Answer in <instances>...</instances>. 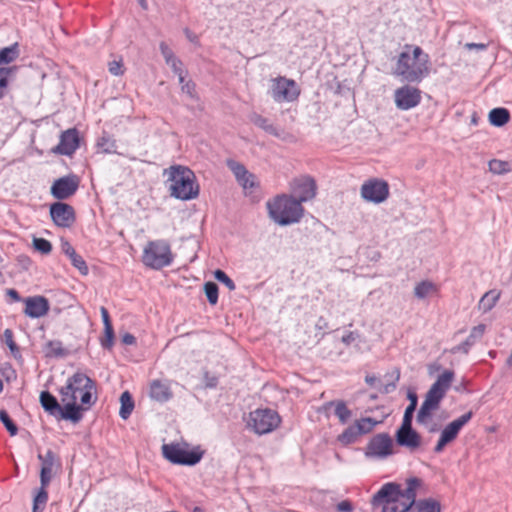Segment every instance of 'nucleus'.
Wrapping results in <instances>:
<instances>
[{"instance_id":"obj_1","label":"nucleus","mask_w":512,"mask_h":512,"mask_svg":"<svg viewBox=\"0 0 512 512\" xmlns=\"http://www.w3.org/2000/svg\"><path fill=\"white\" fill-rule=\"evenodd\" d=\"M429 73V55L420 46L406 44L397 58L393 74L407 83H420Z\"/></svg>"},{"instance_id":"obj_2","label":"nucleus","mask_w":512,"mask_h":512,"mask_svg":"<svg viewBox=\"0 0 512 512\" xmlns=\"http://www.w3.org/2000/svg\"><path fill=\"white\" fill-rule=\"evenodd\" d=\"M266 207L271 220L280 226L298 223L304 214V208L299 201L286 194L268 200Z\"/></svg>"},{"instance_id":"obj_3","label":"nucleus","mask_w":512,"mask_h":512,"mask_svg":"<svg viewBox=\"0 0 512 512\" xmlns=\"http://www.w3.org/2000/svg\"><path fill=\"white\" fill-rule=\"evenodd\" d=\"M453 379L454 372L452 370H445L438 376L426 393L425 399L417 413L416 419L418 423L423 425L428 423L432 413L439 408L440 402L450 388Z\"/></svg>"},{"instance_id":"obj_4","label":"nucleus","mask_w":512,"mask_h":512,"mask_svg":"<svg viewBox=\"0 0 512 512\" xmlns=\"http://www.w3.org/2000/svg\"><path fill=\"white\" fill-rule=\"evenodd\" d=\"M96 390L95 382L82 372H76L67 379L66 385L59 389L61 401H67L74 406L77 404L78 394L82 405L91 406L96 398L92 400V393Z\"/></svg>"},{"instance_id":"obj_5","label":"nucleus","mask_w":512,"mask_h":512,"mask_svg":"<svg viewBox=\"0 0 512 512\" xmlns=\"http://www.w3.org/2000/svg\"><path fill=\"white\" fill-rule=\"evenodd\" d=\"M171 182V195L181 200H190L198 195V186L195 185V175L185 166H172L169 171Z\"/></svg>"},{"instance_id":"obj_6","label":"nucleus","mask_w":512,"mask_h":512,"mask_svg":"<svg viewBox=\"0 0 512 512\" xmlns=\"http://www.w3.org/2000/svg\"><path fill=\"white\" fill-rule=\"evenodd\" d=\"M174 260L171 245L167 240L149 241L143 249L142 262L146 267L160 270L170 266Z\"/></svg>"},{"instance_id":"obj_7","label":"nucleus","mask_w":512,"mask_h":512,"mask_svg":"<svg viewBox=\"0 0 512 512\" xmlns=\"http://www.w3.org/2000/svg\"><path fill=\"white\" fill-rule=\"evenodd\" d=\"M39 400L43 409L58 419L78 423L83 418L82 412L85 408L82 406H74L72 403H68L67 401H61L63 404V406H61L57 398L49 391H42L40 393Z\"/></svg>"},{"instance_id":"obj_8","label":"nucleus","mask_w":512,"mask_h":512,"mask_svg":"<svg viewBox=\"0 0 512 512\" xmlns=\"http://www.w3.org/2000/svg\"><path fill=\"white\" fill-rule=\"evenodd\" d=\"M421 481L418 478H410L407 481L405 490H401L400 486L396 483H386L377 492V498H385L387 496L395 495L401 503H403L404 510H410L415 506L416 489L420 486Z\"/></svg>"},{"instance_id":"obj_9","label":"nucleus","mask_w":512,"mask_h":512,"mask_svg":"<svg viewBox=\"0 0 512 512\" xmlns=\"http://www.w3.org/2000/svg\"><path fill=\"white\" fill-rule=\"evenodd\" d=\"M281 422L278 413L272 409H256L249 413L247 427L258 435L272 432Z\"/></svg>"},{"instance_id":"obj_10","label":"nucleus","mask_w":512,"mask_h":512,"mask_svg":"<svg viewBox=\"0 0 512 512\" xmlns=\"http://www.w3.org/2000/svg\"><path fill=\"white\" fill-rule=\"evenodd\" d=\"M162 452L164 457L170 462L189 466L197 464L203 456V452L199 449L189 450L180 444L173 443L164 444L162 446Z\"/></svg>"},{"instance_id":"obj_11","label":"nucleus","mask_w":512,"mask_h":512,"mask_svg":"<svg viewBox=\"0 0 512 512\" xmlns=\"http://www.w3.org/2000/svg\"><path fill=\"white\" fill-rule=\"evenodd\" d=\"M369 459L383 460L394 454L393 439L388 433H378L367 443L364 451Z\"/></svg>"},{"instance_id":"obj_12","label":"nucleus","mask_w":512,"mask_h":512,"mask_svg":"<svg viewBox=\"0 0 512 512\" xmlns=\"http://www.w3.org/2000/svg\"><path fill=\"white\" fill-rule=\"evenodd\" d=\"M360 193L367 202L379 204L388 198L389 185L382 179L371 178L362 184Z\"/></svg>"},{"instance_id":"obj_13","label":"nucleus","mask_w":512,"mask_h":512,"mask_svg":"<svg viewBox=\"0 0 512 512\" xmlns=\"http://www.w3.org/2000/svg\"><path fill=\"white\" fill-rule=\"evenodd\" d=\"M270 93L276 102H291L298 98L300 92L294 80L278 77L272 80Z\"/></svg>"},{"instance_id":"obj_14","label":"nucleus","mask_w":512,"mask_h":512,"mask_svg":"<svg viewBox=\"0 0 512 512\" xmlns=\"http://www.w3.org/2000/svg\"><path fill=\"white\" fill-rule=\"evenodd\" d=\"M422 92L419 88L404 85L394 91V102L399 110H410L418 106L422 99Z\"/></svg>"},{"instance_id":"obj_15","label":"nucleus","mask_w":512,"mask_h":512,"mask_svg":"<svg viewBox=\"0 0 512 512\" xmlns=\"http://www.w3.org/2000/svg\"><path fill=\"white\" fill-rule=\"evenodd\" d=\"M80 179L75 174L56 179L50 189L51 195L58 200H65L76 193Z\"/></svg>"},{"instance_id":"obj_16","label":"nucleus","mask_w":512,"mask_h":512,"mask_svg":"<svg viewBox=\"0 0 512 512\" xmlns=\"http://www.w3.org/2000/svg\"><path fill=\"white\" fill-rule=\"evenodd\" d=\"M316 183L314 179L308 176L296 178L291 183L292 194L289 195L299 201L300 205L316 196Z\"/></svg>"},{"instance_id":"obj_17","label":"nucleus","mask_w":512,"mask_h":512,"mask_svg":"<svg viewBox=\"0 0 512 512\" xmlns=\"http://www.w3.org/2000/svg\"><path fill=\"white\" fill-rule=\"evenodd\" d=\"M50 216L54 224L61 228H69L75 222L73 207L61 201L50 205Z\"/></svg>"},{"instance_id":"obj_18","label":"nucleus","mask_w":512,"mask_h":512,"mask_svg":"<svg viewBox=\"0 0 512 512\" xmlns=\"http://www.w3.org/2000/svg\"><path fill=\"white\" fill-rule=\"evenodd\" d=\"M395 439L399 446L405 447L410 451L417 450L422 443L420 434L413 429L412 424L402 422L395 433Z\"/></svg>"},{"instance_id":"obj_19","label":"nucleus","mask_w":512,"mask_h":512,"mask_svg":"<svg viewBox=\"0 0 512 512\" xmlns=\"http://www.w3.org/2000/svg\"><path fill=\"white\" fill-rule=\"evenodd\" d=\"M80 144L79 132L76 128H70L64 131L60 136L59 144L53 148V151L64 155L72 156Z\"/></svg>"},{"instance_id":"obj_20","label":"nucleus","mask_w":512,"mask_h":512,"mask_svg":"<svg viewBox=\"0 0 512 512\" xmlns=\"http://www.w3.org/2000/svg\"><path fill=\"white\" fill-rule=\"evenodd\" d=\"M24 302V314L30 318H40L49 311V302L43 296L28 297Z\"/></svg>"},{"instance_id":"obj_21","label":"nucleus","mask_w":512,"mask_h":512,"mask_svg":"<svg viewBox=\"0 0 512 512\" xmlns=\"http://www.w3.org/2000/svg\"><path fill=\"white\" fill-rule=\"evenodd\" d=\"M472 416L473 412L469 411L461 415L459 418L453 420L443 429L440 437L447 441L448 443H451L453 440L456 439L462 427L471 420Z\"/></svg>"},{"instance_id":"obj_22","label":"nucleus","mask_w":512,"mask_h":512,"mask_svg":"<svg viewBox=\"0 0 512 512\" xmlns=\"http://www.w3.org/2000/svg\"><path fill=\"white\" fill-rule=\"evenodd\" d=\"M38 459L41 461L40 484L42 486H48L52 478L53 467L56 461L55 454L53 451L48 450L44 455L39 454Z\"/></svg>"},{"instance_id":"obj_23","label":"nucleus","mask_w":512,"mask_h":512,"mask_svg":"<svg viewBox=\"0 0 512 512\" xmlns=\"http://www.w3.org/2000/svg\"><path fill=\"white\" fill-rule=\"evenodd\" d=\"M238 183L244 188H253L256 185V177L250 173L240 162H228Z\"/></svg>"},{"instance_id":"obj_24","label":"nucleus","mask_w":512,"mask_h":512,"mask_svg":"<svg viewBox=\"0 0 512 512\" xmlns=\"http://www.w3.org/2000/svg\"><path fill=\"white\" fill-rule=\"evenodd\" d=\"M373 505L381 506L382 512H409L404 510L403 503L395 496H387L385 498H377V493L373 496Z\"/></svg>"},{"instance_id":"obj_25","label":"nucleus","mask_w":512,"mask_h":512,"mask_svg":"<svg viewBox=\"0 0 512 512\" xmlns=\"http://www.w3.org/2000/svg\"><path fill=\"white\" fill-rule=\"evenodd\" d=\"M150 397L158 402H166L172 397L169 385L161 380H153L150 384Z\"/></svg>"},{"instance_id":"obj_26","label":"nucleus","mask_w":512,"mask_h":512,"mask_svg":"<svg viewBox=\"0 0 512 512\" xmlns=\"http://www.w3.org/2000/svg\"><path fill=\"white\" fill-rule=\"evenodd\" d=\"M250 120L255 126L264 130L268 134L274 135L276 137H279L281 134L269 119L259 114H252Z\"/></svg>"},{"instance_id":"obj_27","label":"nucleus","mask_w":512,"mask_h":512,"mask_svg":"<svg viewBox=\"0 0 512 512\" xmlns=\"http://www.w3.org/2000/svg\"><path fill=\"white\" fill-rule=\"evenodd\" d=\"M409 512H441L440 503L432 498L422 499L415 503Z\"/></svg>"},{"instance_id":"obj_28","label":"nucleus","mask_w":512,"mask_h":512,"mask_svg":"<svg viewBox=\"0 0 512 512\" xmlns=\"http://www.w3.org/2000/svg\"><path fill=\"white\" fill-rule=\"evenodd\" d=\"M509 119V111L505 108H494L489 112V121L496 127L505 125Z\"/></svg>"},{"instance_id":"obj_29","label":"nucleus","mask_w":512,"mask_h":512,"mask_svg":"<svg viewBox=\"0 0 512 512\" xmlns=\"http://www.w3.org/2000/svg\"><path fill=\"white\" fill-rule=\"evenodd\" d=\"M120 411L119 415L122 419L126 420L131 415L134 409V401L132 399L131 394L128 391H125L120 396Z\"/></svg>"},{"instance_id":"obj_30","label":"nucleus","mask_w":512,"mask_h":512,"mask_svg":"<svg viewBox=\"0 0 512 512\" xmlns=\"http://www.w3.org/2000/svg\"><path fill=\"white\" fill-rule=\"evenodd\" d=\"M484 331H485V326L484 325H478V326H475L469 336L467 337V339L457 348L458 350H463L464 352H467L468 351V348L473 345L476 340L480 339L483 334H484Z\"/></svg>"},{"instance_id":"obj_31","label":"nucleus","mask_w":512,"mask_h":512,"mask_svg":"<svg viewBox=\"0 0 512 512\" xmlns=\"http://www.w3.org/2000/svg\"><path fill=\"white\" fill-rule=\"evenodd\" d=\"M354 423L360 435H364L370 433L378 424L382 423V420L378 421L371 417H363L356 420Z\"/></svg>"},{"instance_id":"obj_32","label":"nucleus","mask_w":512,"mask_h":512,"mask_svg":"<svg viewBox=\"0 0 512 512\" xmlns=\"http://www.w3.org/2000/svg\"><path fill=\"white\" fill-rule=\"evenodd\" d=\"M335 405V415L338 417L339 421L342 424L347 423V421L351 418L352 412L350 409L347 408L344 401H331L327 403V406H333Z\"/></svg>"},{"instance_id":"obj_33","label":"nucleus","mask_w":512,"mask_h":512,"mask_svg":"<svg viewBox=\"0 0 512 512\" xmlns=\"http://www.w3.org/2000/svg\"><path fill=\"white\" fill-rule=\"evenodd\" d=\"M360 436L361 435H360L355 423H353L352 425L348 426L338 436V441L344 445H348V444L354 443Z\"/></svg>"},{"instance_id":"obj_34","label":"nucleus","mask_w":512,"mask_h":512,"mask_svg":"<svg viewBox=\"0 0 512 512\" xmlns=\"http://www.w3.org/2000/svg\"><path fill=\"white\" fill-rule=\"evenodd\" d=\"M47 486H42L37 491L34 499H33V509L32 512H42L45 508V505L48 501V493L46 491Z\"/></svg>"},{"instance_id":"obj_35","label":"nucleus","mask_w":512,"mask_h":512,"mask_svg":"<svg viewBox=\"0 0 512 512\" xmlns=\"http://www.w3.org/2000/svg\"><path fill=\"white\" fill-rule=\"evenodd\" d=\"M45 354L47 357H63L66 355V351L61 341L51 340L45 345Z\"/></svg>"},{"instance_id":"obj_36","label":"nucleus","mask_w":512,"mask_h":512,"mask_svg":"<svg viewBox=\"0 0 512 512\" xmlns=\"http://www.w3.org/2000/svg\"><path fill=\"white\" fill-rule=\"evenodd\" d=\"M19 56L18 44L14 43L9 47L0 50V65L8 64Z\"/></svg>"},{"instance_id":"obj_37","label":"nucleus","mask_w":512,"mask_h":512,"mask_svg":"<svg viewBox=\"0 0 512 512\" xmlns=\"http://www.w3.org/2000/svg\"><path fill=\"white\" fill-rule=\"evenodd\" d=\"M499 294L495 291L486 292L479 301V309L483 312L490 311L496 304Z\"/></svg>"},{"instance_id":"obj_38","label":"nucleus","mask_w":512,"mask_h":512,"mask_svg":"<svg viewBox=\"0 0 512 512\" xmlns=\"http://www.w3.org/2000/svg\"><path fill=\"white\" fill-rule=\"evenodd\" d=\"M436 290L435 285L430 281H422L418 283L414 288V295L418 299H424L429 294Z\"/></svg>"},{"instance_id":"obj_39","label":"nucleus","mask_w":512,"mask_h":512,"mask_svg":"<svg viewBox=\"0 0 512 512\" xmlns=\"http://www.w3.org/2000/svg\"><path fill=\"white\" fill-rule=\"evenodd\" d=\"M408 399H409L410 403L405 409L402 422L412 424L413 414H414L417 404H418V397L415 393L410 392L408 394Z\"/></svg>"},{"instance_id":"obj_40","label":"nucleus","mask_w":512,"mask_h":512,"mask_svg":"<svg viewBox=\"0 0 512 512\" xmlns=\"http://www.w3.org/2000/svg\"><path fill=\"white\" fill-rule=\"evenodd\" d=\"M489 171L496 175H502L512 171V162H488Z\"/></svg>"},{"instance_id":"obj_41","label":"nucleus","mask_w":512,"mask_h":512,"mask_svg":"<svg viewBox=\"0 0 512 512\" xmlns=\"http://www.w3.org/2000/svg\"><path fill=\"white\" fill-rule=\"evenodd\" d=\"M98 150L104 153H113L116 151V145L108 135H103L97 142Z\"/></svg>"},{"instance_id":"obj_42","label":"nucleus","mask_w":512,"mask_h":512,"mask_svg":"<svg viewBox=\"0 0 512 512\" xmlns=\"http://www.w3.org/2000/svg\"><path fill=\"white\" fill-rule=\"evenodd\" d=\"M204 291L210 304L215 305L218 301V286L214 282H206Z\"/></svg>"},{"instance_id":"obj_43","label":"nucleus","mask_w":512,"mask_h":512,"mask_svg":"<svg viewBox=\"0 0 512 512\" xmlns=\"http://www.w3.org/2000/svg\"><path fill=\"white\" fill-rule=\"evenodd\" d=\"M0 421L3 423L11 436H15L17 434L18 427L5 410H0Z\"/></svg>"},{"instance_id":"obj_44","label":"nucleus","mask_w":512,"mask_h":512,"mask_svg":"<svg viewBox=\"0 0 512 512\" xmlns=\"http://www.w3.org/2000/svg\"><path fill=\"white\" fill-rule=\"evenodd\" d=\"M33 247L42 254H49L52 251V244L45 238H33Z\"/></svg>"},{"instance_id":"obj_45","label":"nucleus","mask_w":512,"mask_h":512,"mask_svg":"<svg viewBox=\"0 0 512 512\" xmlns=\"http://www.w3.org/2000/svg\"><path fill=\"white\" fill-rule=\"evenodd\" d=\"M214 277L216 280L224 284L230 291H233L236 288L234 281L223 270L217 269L214 272Z\"/></svg>"},{"instance_id":"obj_46","label":"nucleus","mask_w":512,"mask_h":512,"mask_svg":"<svg viewBox=\"0 0 512 512\" xmlns=\"http://www.w3.org/2000/svg\"><path fill=\"white\" fill-rule=\"evenodd\" d=\"M114 343V330L112 325L104 327V337L101 340V345L105 349H111Z\"/></svg>"},{"instance_id":"obj_47","label":"nucleus","mask_w":512,"mask_h":512,"mask_svg":"<svg viewBox=\"0 0 512 512\" xmlns=\"http://www.w3.org/2000/svg\"><path fill=\"white\" fill-rule=\"evenodd\" d=\"M72 265L77 268L83 275L88 273V267L84 259L76 252L70 257Z\"/></svg>"},{"instance_id":"obj_48","label":"nucleus","mask_w":512,"mask_h":512,"mask_svg":"<svg viewBox=\"0 0 512 512\" xmlns=\"http://www.w3.org/2000/svg\"><path fill=\"white\" fill-rule=\"evenodd\" d=\"M12 73L10 68H0V99L5 94V89L8 85V77Z\"/></svg>"},{"instance_id":"obj_49","label":"nucleus","mask_w":512,"mask_h":512,"mask_svg":"<svg viewBox=\"0 0 512 512\" xmlns=\"http://www.w3.org/2000/svg\"><path fill=\"white\" fill-rule=\"evenodd\" d=\"M389 377H390L389 381L386 384H384L383 388L381 389V391L386 394L395 390L396 382L400 378V373H399V371H395Z\"/></svg>"},{"instance_id":"obj_50","label":"nucleus","mask_w":512,"mask_h":512,"mask_svg":"<svg viewBox=\"0 0 512 512\" xmlns=\"http://www.w3.org/2000/svg\"><path fill=\"white\" fill-rule=\"evenodd\" d=\"M4 342L9 347L10 351L16 356L18 353V346L13 340V332L10 329H6L3 334Z\"/></svg>"},{"instance_id":"obj_51","label":"nucleus","mask_w":512,"mask_h":512,"mask_svg":"<svg viewBox=\"0 0 512 512\" xmlns=\"http://www.w3.org/2000/svg\"><path fill=\"white\" fill-rule=\"evenodd\" d=\"M166 64L171 67L172 71L176 75H182V72L186 71L183 68L182 61L180 59H178L177 57L170 60L169 62H166Z\"/></svg>"},{"instance_id":"obj_52","label":"nucleus","mask_w":512,"mask_h":512,"mask_svg":"<svg viewBox=\"0 0 512 512\" xmlns=\"http://www.w3.org/2000/svg\"><path fill=\"white\" fill-rule=\"evenodd\" d=\"M162 56L165 59V62H169L170 60L176 58L173 51L169 48V46L165 42H161L159 45Z\"/></svg>"},{"instance_id":"obj_53","label":"nucleus","mask_w":512,"mask_h":512,"mask_svg":"<svg viewBox=\"0 0 512 512\" xmlns=\"http://www.w3.org/2000/svg\"><path fill=\"white\" fill-rule=\"evenodd\" d=\"M181 91L183 93H185L187 96H189L190 98L196 97L195 83L190 79L187 80V82L185 84H183V86L181 87Z\"/></svg>"},{"instance_id":"obj_54","label":"nucleus","mask_w":512,"mask_h":512,"mask_svg":"<svg viewBox=\"0 0 512 512\" xmlns=\"http://www.w3.org/2000/svg\"><path fill=\"white\" fill-rule=\"evenodd\" d=\"M122 62L121 61H111L109 63V72L112 74V75H115V76H119V75H122L123 74V69H122Z\"/></svg>"},{"instance_id":"obj_55","label":"nucleus","mask_w":512,"mask_h":512,"mask_svg":"<svg viewBox=\"0 0 512 512\" xmlns=\"http://www.w3.org/2000/svg\"><path fill=\"white\" fill-rule=\"evenodd\" d=\"M204 381H205V386L208 388H214L218 384V378L215 376H210L208 374V372H206L204 375Z\"/></svg>"},{"instance_id":"obj_56","label":"nucleus","mask_w":512,"mask_h":512,"mask_svg":"<svg viewBox=\"0 0 512 512\" xmlns=\"http://www.w3.org/2000/svg\"><path fill=\"white\" fill-rule=\"evenodd\" d=\"M337 510L339 512H352L353 506L350 501L344 500L337 504Z\"/></svg>"},{"instance_id":"obj_57","label":"nucleus","mask_w":512,"mask_h":512,"mask_svg":"<svg viewBox=\"0 0 512 512\" xmlns=\"http://www.w3.org/2000/svg\"><path fill=\"white\" fill-rule=\"evenodd\" d=\"M62 251L70 258L76 251L73 246L68 242L62 240L61 243Z\"/></svg>"},{"instance_id":"obj_58","label":"nucleus","mask_w":512,"mask_h":512,"mask_svg":"<svg viewBox=\"0 0 512 512\" xmlns=\"http://www.w3.org/2000/svg\"><path fill=\"white\" fill-rule=\"evenodd\" d=\"M488 47L487 44H484V43H466L465 44V48L468 49V50H473V49H477V50H480V51H484L486 50Z\"/></svg>"},{"instance_id":"obj_59","label":"nucleus","mask_w":512,"mask_h":512,"mask_svg":"<svg viewBox=\"0 0 512 512\" xmlns=\"http://www.w3.org/2000/svg\"><path fill=\"white\" fill-rule=\"evenodd\" d=\"M100 312H101L104 327H107V325H112L111 321H110L108 310L105 307H101Z\"/></svg>"},{"instance_id":"obj_60","label":"nucleus","mask_w":512,"mask_h":512,"mask_svg":"<svg viewBox=\"0 0 512 512\" xmlns=\"http://www.w3.org/2000/svg\"><path fill=\"white\" fill-rule=\"evenodd\" d=\"M121 340L125 345H133L136 342V338L130 333H125Z\"/></svg>"},{"instance_id":"obj_61","label":"nucleus","mask_w":512,"mask_h":512,"mask_svg":"<svg viewBox=\"0 0 512 512\" xmlns=\"http://www.w3.org/2000/svg\"><path fill=\"white\" fill-rule=\"evenodd\" d=\"M357 335L354 332H349L348 334L344 335L342 337V342L346 345L351 344L353 341H355Z\"/></svg>"},{"instance_id":"obj_62","label":"nucleus","mask_w":512,"mask_h":512,"mask_svg":"<svg viewBox=\"0 0 512 512\" xmlns=\"http://www.w3.org/2000/svg\"><path fill=\"white\" fill-rule=\"evenodd\" d=\"M449 444L447 441H445L444 439H442L441 437L439 438L435 448H434V451L436 453H440L443 451L444 447Z\"/></svg>"},{"instance_id":"obj_63","label":"nucleus","mask_w":512,"mask_h":512,"mask_svg":"<svg viewBox=\"0 0 512 512\" xmlns=\"http://www.w3.org/2000/svg\"><path fill=\"white\" fill-rule=\"evenodd\" d=\"M6 294L14 301L18 302L21 300L19 293L15 289H8Z\"/></svg>"},{"instance_id":"obj_64","label":"nucleus","mask_w":512,"mask_h":512,"mask_svg":"<svg viewBox=\"0 0 512 512\" xmlns=\"http://www.w3.org/2000/svg\"><path fill=\"white\" fill-rule=\"evenodd\" d=\"M365 382L370 385V386H373L376 382H378V379L375 377V376H372V375H367L365 377Z\"/></svg>"}]
</instances>
